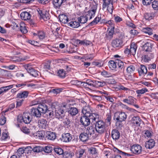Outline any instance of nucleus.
<instances>
[{"label": "nucleus", "instance_id": "nucleus-1", "mask_svg": "<svg viewBox=\"0 0 158 158\" xmlns=\"http://www.w3.org/2000/svg\"><path fill=\"white\" fill-rule=\"evenodd\" d=\"M94 128L91 126L88 127L86 132L81 133L79 136L80 139L83 142H85L89 139H94Z\"/></svg>", "mask_w": 158, "mask_h": 158}, {"label": "nucleus", "instance_id": "nucleus-2", "mask_svg": "<svg viewBox=\"0 0 158 158\" xmlns=\"http://www.w3.org/2000/svg\"><path fill=\"white\" fill-rule=\"evenodd\" d=\"M106 124L103 121L99 120L98 119L96 121L95 125V129L98 133L100 134L103 133L106 130Z\"/></svg>", "mask_w": 158, "mask_h": 158}, {"label": "nucleus", "instance_id": "nucleus-3", "mask_svg": "<svg viewBox=\"0 0 158 158\" xmlns=\"http://www.w3.org/2000/svg\"><path fill=\"white\" fill-rule=\"evenodd\" d=\"M127 117V115L125 112H118L115 113L114 118L116 120V124H117L118 122L125 121Z\"/></svg>", "mask_w": 158, "mask_h": 158}, {"label": "nucleus", "instance_id": "nucleus-4", "mask_svg": "<svg viewBox=\"0 0 158 158\" xmlns=\"http://www.w3.org/2000/svg\"><path fill=\"white\" fill-rule=\"evenodd\" d=\"M111 44L114 48H120L124 45L123 40L120 38H116L112 40Z\"/></svg>", "mask_w": 158, "mask_h": 158}, {"label": "nucleus", "instance_id": "nucleus-5", "mask_svg": "<svg viewBox=\"0 0 158 158\" xmlns=\"http://www.w3.org/2000/svg\"><path fill=\"white\" fill-rule=\"evenodd\" d=\"M24 67L27 72L32 76L34 77H36L39 76V72L33 69L29 64H27L24 65Z\"/></svg>", "mask_w": 158, "mask_h": 158}, {"label": "nucleus", "instance_id": "nucleus-6", "mask_svg": "<svg viewBox=\"0 0 158 158\" xmlns=\"http://www.w3.org/2000/svg\"><path fill=\"white\" fill-rule=\"evenodd\" d=\"M30 116V114L29 113L24 112L22 116H20L18 117V120L21 122H23L26 124L29 123L31 120Z\"/></svg>", "mask_w": 158, "mask_h": 158}, {"label": "nucleus", "instance_id": "nucleus-7", "mask_svg": "<svg viewBox=\"0 0 158 158\" xmlns=\"http://www.w3.org/2000/svg\"><path fill=\"white\" fill-rule=\"evenodd\" d=\"M142 150L141 146L138 144H135L131 146V151L133 153L138 155L141 153Z\"/></svg>", "mask_w": 158, "mask_h": 158}, {"label": "nucleus", "instance_id": "nucleus-8", "mask_svg": "<svg viewBox=\"0 0 158 158\" xmlns=\"http://www.w3.org/2000/svg\"><path fill=\"white\" fill-rule=\"evenodd\" d=\"M117 64L118 68L119 70L118 72V74L120 75H123L125 68L124 63L119 59H117Z\"/></svg>", "mask_w": 158, "mask_h": 158}, {"label": "nucleus", "instance_id": "nucleus-9", "mask_svg": "<svg viewBox=\"0 0 158 158\" xmlns=\"http://www.w3.org/2000/svg\"><path fill=\"white\" fill-rule=\"evenodd\" d=\"M65 116L64 110L61 108L56 109L55 110V117L58 119L63 118Z\"/></svg>", "mask_w": 158, "mask_h": 158}, {"label": "nucleus", "instance_id": "nucleus-10", "mask_svg": "<svg viewBox=\"0 0 158 158\" xmlns=\"http://www.w3.org/2000/svg\"><path fill=\"white\" fill-rule=\"evenodd\" d=\"M80 122L81 124L85 127H86L89 125L90 121L87 116L83 115L81 116L80 119Z\"/></svg>", "mask_w": 158, "mask_h": 158}, {"label": "nucleus", "instance_id": "nucleus-11", "mask_svg": "<svg viewBox=\"0 0 158 158\" xmlns=\"http://www.w3.org/2000/svg\"><path fill=\"white\" fill-rule=\"evenodd\" d=\"M38 126L40 128L45 129L48 126L47 121L46 119L40 118L38 120Z\"/></svg>", "mask_w": 158, "mask_h": 158}, {"label": "nucleus", "instance_id": "nucleus-12", "mask_svg": "<svg viewBox=\"0 0 158 158\" xmlns=\"http://www.w3.org/2000/svg\"><path fill=\"white\" fill-rule=\"evenodd\" d=\"M82 112L83 115L87 116L89 114H91V113L93 112V111L91 107L88 105L87 106H85L83 108Z\"/></svg>", "mask_w": 158, "mask_h": 158}, {"label": "nucleus", "instance_id": "nucleus-13", "mask_svg": "<svg viewBox=\"0 0 158 158\" xmlns=\"http://www.w3.org/2000/svg\"><path fill=\"white\" fill-rule=\"evenodd\" d=\"M131 122L135 126L139 127L141 123L142 120L138 116H134L132 118Z\"/></svg>", "mask_w": 158, "mask_h": 158}, {"label": "nucleus", "instance_id": "nucleus-14", "mask_svg": "<svg viewBox=\"0 0 158 158\" xmlns=\"http://www.w3.org/2000/svg\"><path fill=\"white\" fill-rule=\"evenodd\" d=\"M72 139L71 135L69 133H64L62 135L61 139L62 141L65 142L70 141Z\"/></svg>", "mask_w": 158, "mask_h": 158}, {"label": "nucleus", "instance_id": "nucleus-15", "mask_svg": "<svg viewBox=\"0 0 158 158\" xmlns=\"http://www.w3.org/2000/svg\"><path fill=\"white\" fill-rule=\"evenodd\" d=\"M114 27H113L109 32L106 33L105 37L106 40H110L113 38L114 32Z\"/></svg>", "mask_w": 158, "mask_h": 158}, {"label": "nucleus", "instance_id": "nucleus-16", "mask_svg": "<svg viewBox=\"0 0 158 158\" xmlns=\"http://www.w3.org/2000/svg\"><path fill=\"white\" fill-rule=\"evenodd\" d=\"M64 0H53L52 4L55 8L60 9Z\"/></svg>", "mask_w": 158, "mask_h": 158}, {"label": "nucleus", "instance_id": "nucleus-17", "mask_svg": "<svg viewBox=\"0 0 158 158\" xmlns=\"http://www.w3.org/2000/svg\"><path fill=\"white\" fill-rule=\"evenodd\" d=\"M155 144V142L154 140L151 139L145 143V146L147 148L151 149L154 146Z\"/></svg>", "mask_w": 158, "mask_h": 158}, {"label": "nucleus", "instance_id": "nucleus-18", "mask_svg": "<svg viewBox=\"0 0 158 158\" xmlns=\"http://www.w3.org/2000/svg\"><path fill=\"white\" fill-rule=\"evenodd\" d=\"M46 136L48 139L52 140H55L56 137V134L55 133L50 131L46 133Z\"/></svg>", "mask_w": 158, "mask_h": 158}, {"label": "nucleus", "instance_id": "nucleus-19", "mask_svg": "<svg viewBox=\"0 0 158 158\" xmlns=\"http://www.w3.org/2000/svg\"><path fill=\"white\" fill-rule=\"evenodd\" d=\"M31 114L32 115L35 116L37 118L40 117L41 114L38 109L37 108L33 107L31 110Z\"/></svg>", "mask_w": 158, "mask_h": 158}, {"label": "nucleus", "instance_id": "nucleus-20", "mask_svg": "<svg viewBox=\"0 0 158 158\" xmlns=\"http://www.w3.org/2000/svg\"><path fill=\"white\" fill-rule=\"evenodd\" d=\"M120 136V133L117 130L114 129L112 130L111 132V136L114 139L116 140L118 139Z\"/></svg>", "mask_w": 158, "mask_h": 158}, {"label": "nucleus", "instance_id": "nucleus-21", "mask_svg": "<svg viewBox=\"0 0 158 158\" xmlns=\"http://www.w3.org/2000/svg\"><path fill=\"white\" fill-rule=\"evenodd\" d=\"M20 15L21 19L24 20H29L30 19L31 17V15L30 13L27 11L22 12Z\"/></svg>", "mask_w": 158, "mask_h": 158}, {"label": "nucleus", "instance_id": "nucleus-22", "mask_svg": "<svg viewBox=\"0 0 158 158\" xmlns=\"http://www.w3.org/2000/svg\"><path fill=\"white\" fill-rule=\"evenodd\" d=\"M88 118L89 119V121H90V120H91L92 122H94V121L96 122L99 119V116L97 114L95 113H91V114H89L87 116Z\"/></svg>", "mask_w": 158, "mask_h": 158}, {"label": "nucleus", "instance_id": "nucleus-23", "mask_svg": "<svg viewBox=\"0 0 158 158\" xmlns=\"http://www.w3.org/2000/svg\"><path fill=\"white\" fill-rule=\"evenodd\" d=\"M38 108L41 114L46 113L48 110L47 105L44 103L39 105L38 107Z\"/></svg>", "mask_w": 158, "mask_h": 158}, {"label": "nucleus", "instance_id": "nucleus-24", "mask_svg": "<svg viewBox=\"0 0 158 158\" xmlns=\"http://www.w3.org/2000/svg\"><path fill=\"white\" fill-rule=\"evenodd\" d=\"M144 50L147 52H151L152 49V44L148 42L145 43L143 46Z\"/></svg>", "mask_w": 158, "mask_h": 158}, {"label": "nucleus", "instance_id": "nucleus-25", "mask_svg": "<svg viewBox=\"0 0 158 158\" xmlns=\"http://www.w3.org/2000/svg\"><path fill=\"white\" fill-rule=\"evenodd\" d=\"M68 112L69 114L72 116H75L78 114V110L77 108L74 107H70L69 109Z\"/></svg>", "mask_w": 158, "mask_h": 158}, {"label": "nucleus", "instance_id": "nucleus-26", "mask_svg": "<svg viewBox=\"0 0 158 158\" xmlns=\"http://www.w3.org/2000/svg\"><path fill=\"white\" fill-rule=\"evenodd\" d=\"M40 15V18L43 19L44 20L46 21L49 19V15L48 13L43 12L42 10H39L38 11Z\"/></svg>", "mask_w": 158, "mask_h": 158}, {"label": "nucleus", "instance_id": "nucleus-27", "mask_svg": "<svg viewBox=\"0 0 158 158\" xmlns=\"http://www.w3.org/2000/svg\"><path fill=\"white\" fill-rule=\"evenodd\" d=\"M75 42L77 44H79L81 45L86 46L89 45L91 44V42L90 41L85 40H75Z\"/></svg>", "mask_w": 158, "mask_h": 158}, {"label": "nucleus", "instance_id": "nucleus-28", "mask_svg": "<svg viewBox=\"0 0 158 158\" xmlns=\"http://www.w3.org/2000/svg\"><path fill=\"white\" fill-rule=\"evenodd\" d=\"M123 101L129 105H134V98L132 96H129L127 98L123 99Z\"/></svg>", "mask_w": 158, "mask_h": 158}, {"label": "nucleus", "instance_id": "nucleus-29", "mask_svg": "<svg viewBox=\"0 0 158 158\" xmlns=\"http://www.w3.org/2000/svg\"><path fill=\"white\" fill-rule=\"evenodd\" d=\"M137 48V45L134 43H131L130 49V54L133 55H135L136 53Z\"/></svg>", "mask_w": 158, "mask_h": 158}, {"label": "nucleus", "instance_id": "nucleus-30", "mask_svg": "<svg viewBox=\"0 0 158 158\" xmlns=\"http://www.w3.org/2000/svg\"><path fill=\"white\" fill-rule=\"evenodd\" d=\"M108 65L109 68L112 70H114L117 68V60L114 61L110 60L108 63Z\"/></svg>", "mask_w": 158, "mask_h": 158}, {"label": "nucleus", "instance_id": "nucleus-31", "mask_svg": "<svg viewBox=\"0 0 158 158\" xmlns=\"http://www.w3.org/2000/svg\"><path fill=\"white\" fill-rule=\"evenodd\" d=\"M59 18L60 21L63 23H68L69 19L67 15L61 14L59 16Z\"/></svg>", "mask_w": 158, "mask_h": 158}, {"label": "nucleus", "instance_id": "nucleus-32", "mask_svg": "<svg viewBox=\"0 0 158 158\" xmlns=\"http://www.w3.org/2000/svg\"><path fill=\"white\" fill-rule=\"evenodd\" d=\"M148 70L146 66L143 65H140V68L138 70V72L140 76H141L143 74H146L147 73Z\"/></svg>", "mask_w": 158, "mask_h": 158}, {"label": "nucleus", "instance_id": "nucleus-33", "mask_svg": "<svg viewBox=\"0 0 158 158\" xmlns=\"http://www.w3.org/2000/svg\"><path fill=\"white\" fill-rule=\"evenodd\" d=\"M68 25L73 28H77L80 26V24L78 21H73L68 23Z\"/></svg>", "mask_w": 158, "mask_h": 158}, {"label": "nucleus", "instance_id": "nucleus-34", "mask_svg": "<svg viewBox=\"0 0 158 158\" xmlns=\"http://www.w3.org/2000/svg\"><path fill=\"white\" fill-rule=\"evenodd\" d=\"M155 15V14L153 12L146 13L144 14V17L146 20H150L154 18Z\"/></svg>", "mask_w": 158, "mask_h": 158}, {"label": "nucleus", "instance_id": "nucleus-35", "mask_svg": "<svg viewBox=\"0 0 158 158\" xmlns=\"http://www.w3.org/2000/svg\"><path fill=\"white\" fill-rule=\"evenodd\" d=\"M31 148V147L30 146L26 148L25 150H24L22 148H20L17 152V155L19 157L21 156L22 155L24 152V151H26L27 150H30Z\"/></svg>", "mask_w": 158, "mask_h": 158}, {"label": "nucleus", "instance_id": "nucleus-36", "mask_svg": "<svg viewBox=\"0 0 158 158\" xmlns=\"http://www.w3.org/2000/svg\"><path fill=\"white\" fill-rule=\"evenodd\" d=\"M147 54H146L144 56V61L146 62H148L151 59L153 58L154 56L153 54L150 53V52H148Z\"/></svg>", "mask_w": 158, "mask_h": 158}, {"label": "nucleus", "instance_id": "nucleus-37", "mask_svg": "<svg viewBox=\"0 0 158 158\" xmlns=\"http://www.w3.org/2000/svg\"><path fill=\"white\" fill-rule=\"evenodd\" d=\"M95 14V13L90 10L88 11L87 12H85V15L89 20L91 19L93 17H94Z\"/></svg>", "mask_w": 158, "mask_h": 158}, {"label": "nucleus", "instance_id": "nucleus-38", "mask_svg": "<svg viewBox=\"0 0 158 158\" xmlns=\"http://www.w3.org/2000/svg\"><path fill=\"white\" fill-rule=\"evenodd\" d=\"M19 31H20L22 33L26 34L27 32V31L26 27L25 24L23 23H21L19 24Z\"/></svg>", "mask_w": 158, "mask_h": 158}, {"label": "nucleus", "instance_id": "nucleus-39", "mask_svg": "<svg viewBox=\"0 0 158 158\" xmlns=\"http://www.w3.org/2000/svg\"><path fill=\"white\" fill-rule=\"evenodd\" d=\"M1 75L4 77H7L9 78H11L13 76L10 71L3 69L2 70Z\"/></svg>", "mask_w": 158, "mask_h": 158}, {"label": "nucleus", "instance_id": "nucleus-40", "mask_svg": "<svg viewBox=\"0 0 158 158\" xmlns=\"http://www.w3.org/2000/svg\"><path fill=\"white\" fill-rule=\"evenodd\" d=\"M101 19V17H98V16L96 17L89 24V26H93L96 25Z\"/></svg>", "mask_w": 158, "mask_h": 158}, {"label": "nucleus", "instance_id": "nucleus-41", "mask_svg": "<svg viewBox=\"0 0 158 158\" xmlns=\"http://www.w3.org/2000/svg\"><path fill=\"white\" fill-rule=\"evenodd\" d=\"M88 19V17L85 15H83L78 18V21L79 23H85L87 22Z\"/></svg>", "mask_w": 158, "mask_h": 158}, {"label": "nucleus", "instance_id": "nucleus-42", "mask_svg": "<svg viewBox=\"0 0 158 158\" xmlns=\"http://www.w3.org/2000/svg\"><path fill=\"white\" fill-rule=\"evenodd\" d=\"M28 92L27 91H24L22 93H19L17 94V97L19 98H25L28 96Z\"/></svg>", "mask_w": 158, "mask_h": 158}, {"label": "nucleus", "instance_id": "nucleus-43", "mask_svg": "<svg viewBox=\"0 0 158 158\" xmlns=\"http://www.w3.org/2000/svg\"><path fill=\"white\" fill-rule=\"evenodd\" d=\"M31 149H32V150L34 152H39L42 151L44 148L42 147L38 146L34 147L33 148H30V150Z\"/></svg>", "mask_w": 158, "mask_h": 158}, {"label": "nucleus", "instance_id": "nucleus-44", "mask_svg": "<svg viewBox=\"0 0 158 158\" xmlns=\"http://www.w3.org/2000/svg\"><path fill=\"white\" fill-rule=\"evenodd\" d=\"M11 25L13 27L12 28L14 30L16 31H19V24H18L15 22L12 21L11 22Z\"/></svg>", "mask_w": 158, "mask_h": 158}, {"label": "nucleus", "instance_id": "nucleus-45", "mask_svg": "<svg viewBox=\"0 0 158 158\" xmlns=\"http://www.w3.org/2000/svg\"><path fill=\"white\" fill-rule=\"evenodd\" d=\"M43 151L47 153H49L52 152L53 148L50 145H48L43 148Z\"/></svg>", "mask_w": 158, "mask_h": 158}, {"label": "nucleus", "instance_id": "nucleus-46", "mask_svg": "<svg viewBox=\"0 0 158 158\" xmlns=\"http://www.w3.org/2000/svg\"><path fill=\"white\" fill-rule=\"evenodd\" d=\"M53 150L54 152L58 155H62L63 153V149L60 148L58 147H54Z\"/></svg>", "mask_w": 158, "mask_h": 158}, {"label": "nucleus", "instance_id": "nucleus-47", "mask_svg": "<svg viewBox=\"0 0 158 158\" xmlns=\"http://www.w3.org/2000/svg\"><path fill=\"white\" fill-rule=\"evenodd\" d=\"M148 91V90L146 88H143L141 89H138L136 91V93L138 95L137 97H139L140 96V94H143L145 93Z\"/></svg>", "mask_w": 158, "mask_h": 158}, {"label": "nucleus", "instance_id": "nucleus-48", "mask_svg": "<svg viewBox=\"0 0 158 158\" xmlns=\"http://www.w3.org/2000/svg\"><path fill=\"white\" fill-rule=\"evenodd\" d=\"M143 31L146 33L148 34L149 35H151L153 34L152 29L149 27L143 28Z\"/></svg>", "mask_w": 158, "mask_h": 158}, {"label": "nucleus", "instance_id": "nucleus-49", "mask_svg": "<svg viewBox=\"0 0 158 158\" xmlns=\"http://www.w3.org/2000/svg\"><path fill=\"white\" fill-rule=\"evenodd\" d=\"M103 3L102 5V9L103 10H104L106 8V7L109 6L111 4L110 0H102Z\"/></svg>", "mask_w": 158, "mask_h": 158}, {"label": "nucleus", "instance_id": "nucleus-50", "mask_svg": "<svg viewBox=\"0 0 158 158\" xmlns=\"http://www.w3.org/2000/svg\"><path fill=\"white\" fill-rule=\"evenodd\" d=\"M60 29V27H57L56 28L55 31H52L53 34L55 36L56 38H57L60 36V34L59 31Z\"/></svg>", "mask_w": 158, "mask_h": 158}, {"label": "nucleus", "instance_id": "nucleus-51", "mask_svg": "<svg viewBox=\"0 0 158 158\" xmlns=\"http://www.w3.org/2000/svg\"><path fill=\"white\" fill-rule=\"evenodd\" d=\"M152 8L155 10H158V1L154 0L152 2Z\"/></svg>", "mask_w": 158, "mask_h": 158}, {"label": "nucleus", "instance_id": "nucleus-52", "mask_svg": "<svg viewBox=\"0 0 158 158\" xmlns=\"http://www.w3.org/2000/svg\"><path fill=\"white\" fill-rule=\"evenodd\" d=\"M95 81L92 80L91 79H88L86 80V83L88 86L95 87Z\"/></svg>", "mask_w": 158, "mask_h": 158}, {"label": "nucleus", "instance_id": "nucleus-53", "mask_svg": "<svg viewBox=\"0 0 158 158\" xmlns=\"http://www.w3.org/2000/svg\"><path fill=\"white\" fill-rule=\"evenodd\" d=\"M106 85V83L105 82L95 81V87H102L105 85Z\"/></svg>", "mask_w": 158, "mask_h": 158}, {"label": "nucleus", "instance_id": "nucleus-54", "mask_svg": "<svg viewBox=\"0 0 158 158\" xmlns=\"http://www.w3.org/2000/svg\"><path fill=\"white\" fill-rule=\"evenodd\" d=\"M135 70V67L133 65H131L127 68V71L128 73L131 74L133 73Z\"/></svg>", "mask_w": 158, "mask_h": 158}, {"label": "nucleus", "instance_id": "nucleus-55", "mask_svg": "<svg viewBox=\"0 0 158 158\" xmlns=\"http://www.w3.org/2000/svg\"><path fill=\"white\" fill-rule=\"evenodd\" d=\"M101 74L105 77H109L112 76L111 74L110 73L105 70H103L101 73Z\"/></svg>", "mask_w": 158, "mask_h": 158}, {"label": "nucleus", "instance_id": "nucleus-56", "mask_svg": "<svg viewBox=\"0 0 158 158\" xmlns=\"http://www.w3.org/2000/svg\"><path fill=\"white\" fill-rule=\"evenodd\" d=\"M143 132L144 134V136L145 138H149L151 137L152 136L151 132L147 130H144Z\"/></svg>", "mask_w": 158, "mask_h": 158}, {"label": "nucleus", "instance_id": "nucleus-57", "mask_svg": "<svg viewBox=\"0 0 158 158\" xmlns=\"http://www.w3.org/2000/svg\"><path fill=\"white\" fill-rule=\"evenodd\" d=\"M9 134L8 133L3 132L2 134V137L1 138V140H6L7 139L9 138Z\"/></svg>", "mask_w": 158, "mask_h": 158}, {"label": "nucleus", "instance_id": "nucleus-58", "mask_svg": "<svg viewBox=\"0 0 158 158\" xmlns=\"http://www.w3.org/2000/svg\"><path fill=\"white\" fill-rule=\"evenodd\" d=\"M58 75L60 77L64 78L65 76L66 73L64 70L61 69L59 70L57 73Z\"/></svg>", "mask_w": 158, "mask_h": 158}, {"label": "nucleus", "instance_id": "nucleus-59", "mask_svg": "<svg viewBox=\"0 0 158 158\" xmlns=\"http://www.w3.org/2000/svg\"><path fill=\"white\" fill-rule=\"evenodd\" d=\"M37 35L40 40L44 39L45 37V33L43 31H39L37 34Z\"/></svg>", "mask_w": 158, "mask_h": 158}, {"label": "nucleus", "instance_id": "nucleus-60", "mask_svg": "<svg viewBox=\"0 0 158 158\" xmlns=\"http://www.w3.org/2000/svg\"><path fill=\"white\" fill-rule=\"evenodd\" d=\"M13 85H10L6 86L3 87H1V88L3 91L4 92L7 91L10 89L12 88L13 87Z\"/></svg>", "mask_w": 158, "mask_h": 158}, {"label": "nucleus", "instance_id": "nucleus-61", "mask_svg": "<svg viewBox=\"0 0 158 158\" xmlns=\"http://www.w3.org/2000/svg\"><path fill=\"white\" fill-rule=\"evenodd\" d=\"M152 0H142V3L143 5L148 6L150 5L152 3Z\"/></svg>", "mask_w": 158, "mask_h": 158}, {"label": "nucleus", "instance_id": "nucleus-62", "mask_svg": "<svg viewBox=\"0 0 158 158\" xmlns=\"http://www.w3.org/2000/svg\"><path fill=\"white\" fill-rule=\"evenodd\" d=\"M94 2L95 3V4H93V5L91 6L90 10L96 13L97 8L98 4L95 1H94Z\"/></svg>", "mask_w": 158, "mask_h": 158}, {"label": "nucleus", "instance_id": "nucleus-63", "mask_svg": "<svg viewBox=\"0 0 158 158\" xmlns=\"http://www.w3.org/2000/svg\"><path fill=\"white\" fill-rule=\"evenodd\" d=\"M93 98L98 102L101 101L103 98V97L102 96H98L96 95H94L93 96Z\"/></svg>", "mask_w": 158, "mask_h": 158}, {"label": "nucleus", "instance_id": "nucleus-64", "mask_svg": "<svg viewBox=\"0 0 158 158\" xmlns=\"http://www.w3.org/2000/svg\"><path fill=\"white\" fill-rule=\"evenodd\" d=\"M63 123L64 124V125L70 126L71 122L69 118H66L64 119Z\"/></svg>", "mask_w": 158, "mask_h": 158}]
</instances>
